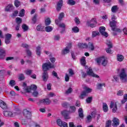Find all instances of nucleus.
Instances as JSON below:
<instances>
[{
    "mask_svg": "<svg viewBox=\"0 0 127 127\" xmlns=\"http://www.w3.org/2000/svg\"><path fill=\"white\" fill-rule=\"evenodd\" d=\"M97 21L96 20V18H93L91 20H87L86 22V24L89 27H95L96 25L97 24Z\"/></svg>",
    "mask_w": 127,
    "mask_h": 127,
    "instance_id": "20e7f679",
    "label": "nucleus"
},
{
    "mask_svg": "<svg viewBox=\"0 0 127 127\" xmlns=\"http://www.w3.org/2000/svg\"><path fill=\"white\" fill-rule=\"evenodd\" d=\"M4 74H5V70H0V81H2L4 78Z\"/></svg>",
    "mask_w": 127,
    "mask_h": 127,
    "instance_id": "6ab92c4d",
    "label": "nucleus"
},
{
    "mask_svg": "<svg viewBox=\"0 0 127 127\" xmlns=\"http://www.w3.org/2000/svg\"><path fill=\"white\" fill-rule=\"evenodd\" d=\"M76 112V107L75 106H70L69 107V112L70 113H75Z\"/></svg>",
    "mask_w": 127,
    "mask_h": 127,
    "instance_id": "72a5a7b5",
    "label": "nucleus"
},
{
    "mask_svg": "<svg viewBox=\"0 0 127 127\" xmlns=\"http://www.w3.org/2000/svg\"><path fill=\"white\" fill-rule=\"evenodd\" d=\"M5 57V50L2 48H0V59H3Z\"/></svg>",
    "mask_w": 127,
    "mask_h": 127,
    "instance_id": "2eb2a0df",
    "label": "nucleus"
},
{
    "mask_svg": "<svg viewBox=\"0 0 127 127\" xmlns=\"http://www.w3.org/2000/svg\"><path fill=\"white\" fill-rule=\"evenodd\" d=\"M54 39L56 41H58L60 40V36L59 35L54 36Z\"/></svg>",
    "mask_w": 127,
    "mask_h": 127,
    "instance_id": "864d4df0",
    "label": "nucleus"
},
{
    "mask_svg": "<svg viewBox=\"0 0 127 127\" xmlns=\"http://www.w3.org/2000/svg\"><path fill=\"white\" fill-rule=\"evenodd\" d=\"M126 102H127V94L124 95V99L121 101V103L124 104Z\"/></svg>",
    "mask_w": 127,
    "mask_h": 127,
    "instance_id": "c03bdc74",
    "label": "nucleus"
},
{
    "mask_svg": "<svg viewBox=\"0 0 127 127\" xmlns=\"http://www.w3.org/2000/svg\"><path fill=\"white\" fill-rule=\"evenodd\" d=\"M45 30L47 32H51L53 30V28L50 26H48L45 27Z\"/></svg>",
    "mask_w": 127,
    "mask_h": 127,
    "instance_id": "7c9ffc66",
    "label": "nucleus"
},
{
    "mask_svg": "<svg viewBox=\"0 0 127 127\" xmlns=\"http://www.w3.org/2000/svg\"><path fill=\"white\" fill-rule=\"evenodd\" d=\"M92 101H93V97H89L86 99V102L87 104H91L92 103Z\"/></svg>",
    "mask_w": 127,
    "mask_h": 127,
    "instance_id": "f704fd0d",
    "label": "nucleus"
},
{
    "mask_svg": "<svg viewBox=\"0 0 127 127\" xmlns=\"http://www.w3.org/2000/svg\"><path fill=\"white\" fill-rule=\"evenodd\" d=\"M110 109H112L113 113H116L117 111H118V105H117V102H114L111 101L110 105Z\"/></svg>",
    "mask_w": 127,
    "mask_h": 127,
    "instance_id": "39448f33",
    "label": "nucleus"
},
{
    "mask_svg": "<svg viewBox=\"0 0 127 127\" xmlns=\"http://www.w3.org/2000/svg\"><path fill=\"white\" fill-rule=\"evenodd\" d=\"M80 62L81 65L85 66V65H86V58L85 57H82L80 59Z\"/></svg>",
    "mask_w": 127,
    "mask_h": 127,
    "instance_id": "c85d7f7f",
    "label": "nucleus"
},
{
    "mask_svg": "<svg viewBox=\"0 0 127 127\" xmlns=\"http://www.w3.org/2000/svg\"><path fill=\"white\" fill-rule=\"evenodd\" d=\"M70 52V50L68 49L67 48H65L62 51V54L63 55H66V54H68Z\"/></svg>",
    "mask_w": 127,
    "mask_h": 127,
    "instance_id": "4be33fe9",
    "label": "nucleus"
},
{
    "mask_svg": "<svg viewBox=\"0 0 127 127\" xmlns=\"http://www.w3.org/2000/svg\"><path fill=\"white\" fill-rule=\"evenodd\" d=\"M70 111H68L67 110H64L61 112V114L63 117H64L65 120H70L71 118L69 116L70 115Z\"/></svg>",
    "mask_w": 127,
    "mask_h": 127,
    "instance_id": "423d86ee",
    "label": "nucleus"
},
{
    "mask_svg": "<svg viewBox=\"0 0 127 127\" xmlns=\"http://www.w3.org/2000/svg\"><path fill=\"white\" fill-rule=\"evenodd\" d=\"M3 115L4 117H6V118H12L13 114H12V112L9 111H3Z\"/></svg>",
    "mask_w": 127,
    "mask_h": 127,
    "instance_id": "ddd939ff",
    "label": "nucleus"
},
{
    "mask_svg": "<svg viewBox=\"0 0 127 127\" xmlns=\"http://www.w3.org/2000/svg\"><path fill=\"white\" fill-rule=\"evenodd\" d=\"M13 9H14V7L11 4H9L5 8V11H11V10H13Z\"/></svg>",
    "mask_w": 127,
    "mask_h": 127,
    "instance_id": "f3484780",
    "label": "nucleus"
},
{
    "mask_svg": "<svg viewBox=\"0 0 127 127\" xmlns=\"http://www.w3.org/2000/svg\"><path fill=\"white\" fill-rule=\"evenodd\" d=\"M117 10H119V7H118V5H114L112 6L111 8V11L112 12H116Z\"/></svg>",
    "mask_w": 127,
    "mask_h": 127,
    "instance_id": "2f4dec72",
    "label": "nucleus"
},
{
    "mask_svg": "<svg viewBox=\"0 0 127 127\" xmlns=\"http://www.w3.org/2000/svg\"><path fill=\"white\" fill-rule=\"evenodd\" d=\"M73 91V89L71 87H69L65 92V94L67 95L69 94H71L72 93V91Z\"/></svg>",
    "mask_w": 127,
    "mask_h": 127,
    "instance_id": "5fc2aeb1",
    "label": "nucleus"
},
{
    "mask_svg": "<svg viewBox=\"0 0 127 127\" xmlns=\"http://www.w3.org/2000/svg\"><path fill=\"white\" fill-rule=\"evenodd\" d=\"M12 37V35L11 34H5V44H9L10 43V39Z\"/></svg>",
    "mask_w": 127,
    "mask_h": 127,
    "instance_id": "1a4fd4ad",
    "label": "nucleus"
},
{
    "mask_svg": "<svg viewBox=\"0 0 127 127\" xmlns=\"http://www.w3.org/2000/svg\"><path fill=\"white\" fill-rule=\"evenodd\" d=\"M9 85H11V87H13V86H15V81L13 80H11L9 83Z\"/></svg>",
    "mask_w": 127,
    "mask_h": 127,
    "instance_id": "8fccbe9b",
    "label": "nucleus"
},
{
    "mask_svg": "<svg viewBox=\"0 0 127 127\" xmlns=\"http://www.w3.org/2000/svg\"><path fill=\"white\" fill-rule=\"evenodd\" d=\"M15 22H16V24H19L20 25V24H21V23L22 22V19H21L20 17H17L15 19Z\"/></svg>",
    "mask_w": 127,
    "mask_h": 127,
    "instance_id": "bb28decb",
    "label": "nucleus"
},
{
    "mask_svg": "<svg viewBox=\"0 0 127 127\" xmlns=\"http://www.w3.org/2000/svg\"><path fill=\"white\" fill-rule=\"evenodd\" d=\"M22 28L24 31V32H25V31H27L29 29L28 26L26 25L25 24H23L22 25Z\"/></svg>",
    "mask_w": 127,
    "mask_h": 127,
    "instance_id": "c756f323",
    "label": "nucleus"
},
{
    "mask_svg": "<svg viewBox=\"0 0 127 127\" xmlns=\"http://www.w3.org/2000/svg\"><path fill=\"white\" fill-rule=\"evenodd\" d=\"M112 125V121L108 120L106 123V127H111Z\"/></svg>",
    "mask_w": 127,
    "mask_h": 127,
    "instance_id": "09e8293b",
    "label": "nucleus"
},
{
    "mask_svg": "<svg viewBox=\"0 0 127 127\" xmlns=\"http://www.w3.org/2000/svg\"><path fill=\"white\" fill-rule=\"evenodd\" d=\"M30 87H31V90H33V91H36V90L37 89V86H36L34 84L32 85Z\"/></svg>",
    "mask_w": 127,
    "mask_h": 127,
    "instance_id": "13d9d810",
    "label": "nucleus"
},
{
    "mask_svg": "<svg viewBox=\"0 0 127 127\" xmlns=\"http://www.w3.org/2000/svg\"><path fill=\"white\" fill-rule=\"evenodd\" d=\"M92 121V116L91 115L87 116L86 118V123H90Z\"/></svg>",
    "mask_w": 127,
    "mask_h": 127,
    "instance_id": "3c124183",
    "label": "nucleus"
},
{
    "mask_svg": "<svg viewBox=\"0 0 127 127\" xmlns=\"http://www.w3.org/2000/svg\"><path fill=\"white\" fill-rule=\"evenodd\" d=\"M51 103V100H49L48 98L45 99V105H50Z\"/></svg>",
    "mask_w": 127,
    "mask_h": 127,
    "instance_id": "4d7b16f0",
    "label": "nucleus"
},
{
    "mask_svg": "<svg viewBox=\"0 0 127 127\" xmlns=\"http://www.w3.org/2000/svg\"><path fill=\"white\" fill-rule=\"evenodd\" d=\"M83 92H85L86 94H87V93H91V92H92V89L86 87L85 88V91Z\"/></svg>",
    "mask_w": 127,
    "mask_h": 127,
    "instance_id": "e2e57ef3",
    "label": "nucleus"
},
{
    "mask_svg": "<svg viewBox=\"0 0 127 127\" xmlns=\"http://www.w3.org/2000/svg\"><path fill=\"white\" fill-rule=\"evenodd\" d=\"M70 106H71V105H70V104L68 103V102H64V103H63V107L64 108H69V107H70Z\"/></svg>",
    "mask_w": 127,
    "mask_h": 127,
    "instance_id": "a18cd8bd",
    "label": "nucleus"
},
{
    "mask_svg": "<svg viewBox=\"0 0 127 127\" xmlns=\"http://www.w3.org/2000/svg\"><path fill=\"white\" fill-rule=\"evenodd\" d=\"M124 95V91L123 90H119L117 92L118 96H123Z\"/></svg>",
    "mask_w": 127,
    "mask_h": 127,
    "instance_id": "0e129e2a",
    "label": "nucleus"
},
{
    "mask_svg": "<svg viewBox=\"0 0 127 127\" xmlns=\"http://www.w3.org/2000/svg\"><path fill=\"white\" fill-rule=\"evenodd\" d=\"M25 78V77H24V75H23V74H20L19 75L18 79L19 81H23Z\"/></svg>",
    "mask_w": 127,
    "mask_h": 127,
    "instance_id": "37998d69",
    "label": "nucleus"
},
{
    "mask_svg": "<svg viewBox=\"0 0 127 127\" xmlns=\"http://www.w3.org/2000/svg\"><path fill=\"white\" fill-rule=\"evenodd\" d=\"M25 73L26 75H28L29 76H30L31 74H32V70L30 69H27L25 71Z\"/></svg>",
    "mask_w": 127,
    "mask_h": 127,
    "instance_id": "49530a36",
    "label": "nucleus"
},
{
    "mask_svg": "<svg viewBox=\"0 0 127 127\" xmlns=\"http://www.w3.org/2000/svg\"><path fill=\"white\" fill-rule=\"evenodd\" d=\"M117 61H119V62H122V61H124V59H125V57H124V56L118 54L117 56Z\"/></svg>",
    "mask_w": 127,
    "mask_h": 127,
    "instance_id": "aec40b11",
    "label": "nucleus"
},
{
    "mask_svg": "<svg viewBox=\"0 0 127 127\" xmlns=\"http://www.w3.org/2000/svg\"><path fill=\"white\" fill-rule=\"evenodd\" d=\"M37 14H35L34 16L33 17V18L32 19V20L33 21V23H36V21L37 20Z\"/></svg>",
    "mask_w": 127,
    "mask_h": 127,
    "instance_id": "ea45409f",
    "label": "nucleus"
},
{
    "mask_svg": "<svg viewBox=\"0 0 127 127\" xmlns=\"http://www.w3.org/2000/svg\"><path fill=\"white\" fill-rule=\"evenodd\" d=\"M67 3L69 4V5H75L76 1L74 0H67Z\"/></svg>",
    "mask_w": 127,
    "mask_h": 127,
    "instance_id": "cd10ccee",
    "label": "nucleus"
},
{
    "mask_svg": "<svg viewBox=\"0 0 127 127\" xmlns=\"http://www.w3.org/2000/svg\"><path fill=\"white\" fill-rule=\"evenodd\" d=\"M120 79L122 83H127V73L126 72V69L123 68L119 74Z\"/></svg>",
    "mask_w": 127,
    "mask_h": 127,
    "instance_id": "f257e3e1",
    "label": "nucleus"
},
{
    "mask_svg": "<svg viewBox=\"0 0 127 127\" xmlns=\"http://www.w3.org/2000/svg\"><path fill=\"white\" fill-rule=\"evenodd\" d=\"M103 112L105 113H107L109 111V108L108 107V105H107V103H104L103 104Z\"/></svg>",
    "mask_w": 127,
    "mask_h": 127,
    "instance_id": "5701e85b",
    "label": "nucleus"
},
{
    "mask_svg": "<svg viewBox=\"0 0 127 127\" xmlns=\"http://www.w3.org/2000/svg\"><path fill=\"white\" fill-rule=\"evenodd\" d=\"M112 126L114 127H117L118 126H119L120 125V120H119V119L114 117L113 118V119L112 120Z\"/></svg>",
    "mask_w": 127,
    "mask_h": 127,
    "instance_id": "9b49d317",
    "label": "nucleus"
},
{
    "mask_svg": "<svg viewBox=\"0 0 127 127\" xmlns=\"http://www.w3.org/2000/svg\"><path fill=\"white\" fill-rule=\"evenodd\" d=\"M42 78H43V80L44 82H47L49 78L48 72L47 71H43Z\"/></svg>",
    "mask_w": 127,
    "mask_h": 127,
    "instance_id": "dca6fc26",
    "label": "nucleus"
},
{
    "mask_svg": "<svg viewBox=\"0 0 127 127\" xmlns=\"http://www.w3.org/2000/svg\"><path fill=\"white\" fill-rule=\"evenodd\" d=\"M103 86L105 87V83H98L97 85V89L98 90H101L102 89V87Z\"/></svg>",
    "mask_w": 127,
    "mask_h": 127,
    "instance_id": "79ce46f5",
    "label": "nucleus"
},
{
    "mask_svg": "<svg viewBox=\"0 0 127 127\" xmlns=\"http://www.w3.org/2000/svg\"><path fill=\"white\" fill-rule=\"evenodd\" d=\"M14 5L16 7H18L20 5V1H19L18 0H14Z\"/></svg>",
    "mask_w": 127,
    "mask_h": 127,
    "instance_id": "de8ad7c7",
    "label": "nucleus"
},
{
    "mask_svg": "<svg viewBox=\"0 0 127 127\" xmlns=\"http://www.w3.org/2000/svg\"><path fill=\"white\" fill-rule=\"evenodd\" d=\"M64 79L65 82H69V80H70V77H69V75H68V74L65 73Z\"/></svg>",
    "mask_w": 127,
    "mask_h": 127,
    "instance_id": "6e6d98bb",
    "label": "nucleus"
},
{
    "mask_svg": "<svg viewBox=\"0 0 127 127\" xmlns=\"http://www.w3.org/2000/svg\"><path fill=\"white\" fill-rule=\"evenodd\" d=\"M88 47L91 50V51H94V50H95V47L94 46L93 43H88Z\"/></svg>",
    "mask_w": 127,
    "mask_h": 127,
    "instance_id": "393cba45",
    "label": "nucleus"
},
{
    "mask_svg": "<svg viewBox=\"0 0 127 127\" xmlns=\"http://www.w3.org/2000/svg\"><path fill=\"white\" fill-rule=\"evenodd\" d=\"M77 46L79 47V48H88V45L86 43H78Z\"/></svg>",
    "mask_w": 127,
    "mask_h": 127,
    "instance_id": "412c9836",
    "label": "nucleus"
},
{
    "mask_svg": "<svg viewBox=\"0 0 127 127\" xmlns=\"http://www.w3.org/2000/svg\"><path fill=\"white\" fill-rule=\"evenodd\" d=\"M36 54L38 56H40V54H41V47L40 46H38L36 47Z\"/></svg>",
    "mask_w": 127,
    "mask_h": 127,
    "instance_id": "b1692460",
    "label": "nucleus"
},
{
    "mask_svg": "<svg viewBox=\"0 0 127 127\" xmlns=\"http://www.w3.org/2000/svg\"><path fill=\"white\" fill-rule=\"evenodd\" d=\"M86 95H87V94L86 93V91H83L82 94L80 95L79 98H80V99H84V97H85Z\"/></svg>",
    "mask_w": 127,
    "mask_h": 127,
    "instance_id": "bf43d9fd",
    "label": "nucleus"
},
{
    "mask_svg": "<svg viewBox=\"0 0 127 127\" xmlns=\"http://www.w3.org/2000/svg\"><path fill=\"white\" fill-rule=\"evenodd\" d=\"M106 31V28L104 26H101L99 28V32L100 33H101L102 32H104Z\"/></svg>",
    "mask_w": 127,
    "mask_h": 127,
    "instance_id": "603ef678",
    "label": "nucleus"
},
{
    "mask_svg": "<svg viewBox=\"0 0 127 127\" xmlns=\"http://www.w3.org/2000/svg\"><path fill=\"white\" fill-rule=\"evenodd\" d=\"M23 115L26 119H31V112L25 109L23 111Z\"/></svg>",
    "mask_w": 127,
    "mask_h": 127,
    "instance_id": "0eeeda50",
    "label": "nucleus"
},
{
    "mask_svg": "<svg viewBox=\"0 0 127 127\" xmlns=\"http://www.w3.org/2000/svg\"><path fill=\"white\" fill-rule=\"evenodd\" d=\"M25 13V10H24V9H22L19 12V16L22 17V16H24Z\"/></svg>",
    "mask_w": 127,
    "mask_h": 127,
    "instance_id": "c9c22d12",
    "label": "nucleus"
},
{
    "mask_svg": "<svg viewBox=\"0 0 127 127\" xmlns=\"http://www.w3.org/2000/svg\"><path fill=\"white\" fill-rule=\"evenodd\" d=\"M78 115L81 119L84 118V114H83V109L82 108H79L78 109Z\"/></svg>",
    "mask_w": 127,
    "mask_h": 127,
    "instance_id": "a878e982",
    "label": "nucleus"
},
{
    "mask_svg": "<svg viewBox=\"0 0 127 127\" xmlns=\"http://www.w3.org/2000/svg\"><path fill=\"white\" fill-rule=\"evenodd\" d=\"M52 75L53 76H54V77H56V78H57L58 80H60V78L58 77V74H57V72H56V71H53Z\"/></svg>",
    "mask_w": 127,
    "mask_h": 127,
    "instance_id": "a19ab883",
    "label": "nucleus"
},
{
    "mask_svg": "<svg viewBox=\"0 0 127 127\" xmlns=\"http://www.w3.org/2000/svg\"><path fill=\"white\" fill-rule=\"evenodd\" d=\"M86 73L88 76H91L92 77H94L95 78H99V75L94 73V72H93V70L91 68L87 69Z\"/></svg>",
    "mask_w": 127,
    "mask_h": 127,
    "instance_id": "6e6552de",
    "label": "nucleus"
},
{
    "mask_svg": "<svg viewBox=\"0 0 127 127\" xmlns=\"http://www.w3.org/2000/svg\"><path fill=\"white\" fill-rule=\"evenodd\" d=\"M44 28L41 25H38L36 27V30L37 31H43Z\"/></svg>",
    "mask_w": 127,
    "mask_h": 127,
    "instance_id": "e433bc0d",
    "label": "nucleus"
},
{
    "mask_svg": "<svg viewBox=\"0 0 127 127\" xmlns=\"http://www.w3.org/2000/svg\"><path fill=\"white\" fill-rule=\"evenodd\" d=\"M62 5H63V0H60L57 3L56 9L57 11H60V10H61Z\"/></svg>",
    "mask_w": 127,
    "mask_h": 127,
    "instance_id": "f8f14e48",
    "label": "nucleus"
},
{
    "mask_svg": "<svg viewBox=\"0 0 127 127\" xmlns=\"http://www.w3.org/2000/svg\"><path fill=\"white\" fill-rule=\"evenodd\" d=\"M101 35H103V36H105V37H108L109 36V35L108 34V33L106 31L102 32V33H100Z\"/></svg>",
    "mask_w": 127,
    "mask_h": 127,
    "instance_id": "052dcab7",
    "label": "nucleus"
},
{
    "mask_svg": "<svg viewBox=\"0 0 127 127\" xmlns=\"http://www.w3.org/2000/svg\"><path fill=\"white\" fill-rule=\"evenodd\" d=\"M50 23H51V20H50V18H48L46 19L45 20V24L46 26H48V25H50Z\"/></svg>",
    "mask_w": 127,
    "mask_h": 127,
    "instance_id": "473e14b6",
    "label": "nucleus"
},
{
    "mask_svg": "<svg viewBox=\"0 0 127 127\" xmlns=\"http://www.w3.org/2000/svg\"><path fill=\"white\" fill-rule=\"evenodd\" d=\"M72 30L73 32H74V33H78V32H79V31H80V30L79 29V28H78V27H73L72 28Z\"/></svg>",
    "mask_w": 127,
    "mask_h": 127,
    "instance_id": "4c0bfd02",
    "label": "nucleus"
},
{
    "mask_svg": "<svg viewBox=\"0 0 127 127\" xmlns=\"http://www.w3.org/2000/svg\"><path fill=\"white\" fill-rule=\"evenodd\" d=\"M113 31H116L117 32H122V30L120 29L119 28H114L112 29Z\"/></svg>",
    "mask_w": 127,
    "mask_h": 127,
    "instance_id": "69168bd1",
    "label": "nucleus"
},
{
    "mask_svg": "<svg viewBox=\"0 0 127 127\" xmlns=\"http://www.w3.org/2000/svg\"><path fill=\"white\" fill-rule=\"evenodd\" d=\"M64 12H61V13H60L58 19L55 20L56 24H57V25H58V24H59V23L61 22V21H62V19L64 17Z\"/></svg>",
    "mask_w": 127,
    "mask_h": 127,
    "instance_id": "9d476101",
    "label": "nucleus"
},
{
    "mask_svg": "<svg viewBox=\"0 0 127 127\" xmlns=\"http://www.w3.org/2000/svg\"><path fill=\"white\" fill-rule=\"evenodd\" d=\"M32 95L35 98H37V96H38V92L37 91H35L33 92Z\"/></svg>",
    "mask_w": 127,
    "mask_h": 127,
    "instance_id": "338daca9",
    "label": "nucleus"
},
{
    "mask_svg": "<svg viewBox=\"0 0 127 127\" xmlns=\"http://www.w3.org/2000/svg\"><path fill=\"white\" fill-rule=\"evenodd\" d=\"M95 61L96 62H97L98 65H100L101 63L102 65H103V66L104 67H106V66H107L108 64V60H106L104 57L97 58L95 59Z\"/></svg>",
    "mask_w": 127,
    "mask_h": 127,
    "instance_id": "7ed1b4c3",
    "label": "nucleus"
},
{
    "mask_svg": "<svg viewBox=\"0 0 127 127\" xmlns=\"http://www.w3.org/2000/svg\"><path fill=\"white\" fill-rule=\"evenodd\" d=\"M100 35V33H99V31H95L92 32V37H96V36H98Z\"/></svg>",
    "mask_w": 127,
    "mask_h": 127,
    "instance_id": "58836bf2",
    "label": "nucleus"
},
{
    "mask_svg": "<svg viewBox=\"0 0 127 127\" xmlns=\"http://www.w3.org/2000/svg\"><path fill=\"white\" fill-rule=\"evenodd\" d=\"M110 26L112 29L116 28V27H117V21L113 20L112 21L110 22Z\"/></svg>",
    "mask_w": 127,
    "mask_h": 127,
    "instance_id": "a211bd4d",
    "label": "nucleus"
},
{
    "mask_svg": "<svg viewBox=\"0 0 127 127\" xmlns=\"http://www.w3.org/2000/svg\"><path fill=\"white\" fill-rule=\"evenodd\" d=\"M53 68H55V65H54V64H51L50 62L48 63H44L42 65V69L43 72H47L49 69H52Z\"/></svg>",
    "mask_w": 127,
    "mask_h": 127,
    "instance_id": "f03ea898",
    "label": "nucleus"
},
{
    "mask_svg": "<svg viewBox=\"0 0 127 127\" xmlns=\"http://www.w3.org/2000/svg\"><path fill=\"white\" fill-rule=\"evenodd\" d=\"M0 107L2 110H7V105L2 100H0Z\"/></svg>",
    "mask_w": 127,
    "mask_h": 127,
    "instance_id": "4468645a",
    "label": "nucleus"
},
{
    "mask_svg": "<svg viewBox=\"0 0 127 127\" xmlns=\"http://www.w3.org/2000/svg\"><path fill=\"white\" fill-rule=\"evenodd\" d=\"M31 87L30 86H28L25 89L27 93H30V92H31Z\"/></svg>",
    "mask_w": 127,
    "mask_h": 127,
    "instance_id": "774afa93",
    "label": "nucleus"
},
{
    "mask_svg": "<svg viewBox=\"0 0 127 127\" xmlns=\"http://www.w3.org/2000/svg\"><path fill=\"white\" fill-rule=\"evenodd\" d=\"M58 25H59V26L60 27H61V28H63V29H64V28H65V27H66L65 24L63 23H60V24L59 23V24Z\"/></svg>",
    "mask_w": 127,
    "mask_h": 127,
    "instance_id": "680f3d73",
    "label": "nucleus"
}]
</instances>
